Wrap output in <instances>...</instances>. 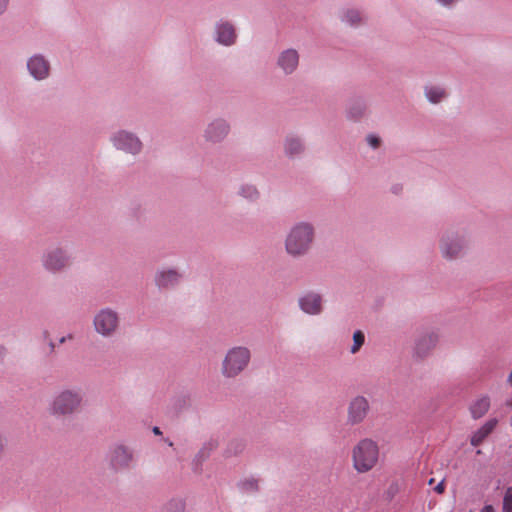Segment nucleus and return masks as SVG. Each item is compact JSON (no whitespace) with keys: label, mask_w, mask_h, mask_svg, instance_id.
Returning <instances> with one entry per match:
<instances>
[{"label":"nucleus","mask_w":512,"mask_h":512,"mask_svg":"<svg viewBox=\"0 0 512 512\" xmlns=\"http://www.w3.org/2000/svg\"><path fill=\"white\" fill-rule=\"evenodd\" d=\"M298 305L305 314L319 315L323 311V297L317 292L307 291L299 297Z\"/></svg>","instance_id":"4468645a"},{"label":"nucleus","mask_w":512,"mask_h":512,"mask_svg":"<svg viewBox=\"0 0 512 512\" xmlns=\"http://www.w3.org/2000/svg\"><path fill=\"white\" fill-rule=\"evenodd\" d=\"M368 105L365 100L357 98L352 100L346 109V117L354 122L360 121L367 112Z\"/></svg>","instance_id":"412c9836"},{"label":"nucleus","mask_w":512,"mask_h":512,"mask_svg":"<svg viewBox=\"0 0 512 512\" xmlns=\"http://www.w3.org/2000/svg\"><path fill=\"white\" fill-rule=\"evenodd\" d=\"M469 239L463 230H446L440 237L439 250L443 258L455 260L461 257L468 248Z\"/></svg>","instance_id":"20e7f679"},{"label":"nucleus","mask_w":512,"mask_h":512,"mask_svg":"<svg viewBox=\"0 0 512 512\" xmlns=\"http://www.w3.org/2000/svg\"><path fill=\"white\" fill-rule=\"evenodd\" d=\"M110 142L116 150L126 154L138 155L142 152L143 143L134 132L118 129L111 133Z\"/></svg>","instance_id":"1a4fd4ad"},{"label":"nucleus","mask_w":512,"mask_h":512,"mask_svg":"<svg viewBox=\"0 0 512 512\" xmlns=\"http://www.w3.org/2000/svg\"><path fill=\"white\" fill-rule=\"evenodd\" d=\"M342 22L350 25L352 27H356L362 23V16L358 10L355 9H347L343 11L341 15Z\"/></svg>","instance_id":"bb28decb"},{"label":"nucleus","mask_w":512,"mask_h":512,"mask_svg":"<svg viewBox=\"0 0 512 512\" xmlns=\"http://www.w3.org/2000/svg\"><path fill=\"white\" fill-rule=\"evenodd\" d=\"M238 490L243 494H255L259 491V479L250 476L237 482Z\"/></svg>","instance_id":"b1692460"},{"label":"nucleus","mask_w":512,"mask_h":512,"mask_svg":"<svg viewBox=\"0 0 512 512\" xmlns=\"http://www.w3.org/2000/svg\"><path fill=\"white\" fill-rule=\"evenodd\" d=\"M93 326L102 337H112L120 326L119 313L110 307L102 308L94 315Z\"/></svg>","instance_id":"6e6552de"},{"label":"nucleus","mask_w":512,"mask_h":512,"mask_svg":"<svg viewBox=\"0 0 512 512\" xmlns=\"http://www.w3.org/2000/svg\"><path fill=\"white\" fill-rule=\"evenodd\" d=\"M238 195L249 202H256L260 198V192L253 184H242L238 189Z\"/></svg>","instance_id":"a878e982"},{"label":"nucleus","mask_w":512,"mask_h":512,"mask_svg":"<svg viewBox=\"0 0 512 512\" xmlns=\"http://www.w3.org/2000/svg\"><path fill=\"white\" fill-rule=\"evenodd\" d=\"M424 94L432 104H438L447 97L445 88L437 85H427L424 87Z\"/></svg>","instance_id":"5701e85b"},{"label":"nucleus","mask_w":512,"mask_h":512,"mask_svg":"<svg viewBox=\"0 0 512 512\" xmlns=\"http://www.w3.org/2000/svg\"><path fill=\"white\" fill-rule=\"evenodd\" d=\"M480 512H495V509L492 505H485Z\"/></svg>","instance_id":"4c0bfd02"},{"label":"nucleus","mask_w":512,"mask_h":512,"mask_svg":"<svg viewBox=\"0 0 512 512\" xmlns=\"http://www.w3.org/2000/svg\"><path fill=\"white\" fill-rule=\"evenodd\" d=\"M246 448V443L243 439H233L227 445L224 455L226 457L237 456L241 454Z\"/></svg>","instance_id":"cd10ccee"},{"label":"nucleus","mask_w":512,"mask_h":512,"mask_svg":"<svg viewBox=\"0 0 512 512\" xmlns=\"http://www.w3.org/2000/svg\"><path fill=\"white\" fill-rule=\"evenodd\" d=\"M230 132V122L224 117H215L205 125L202 138L207 144L219 145L227 139Z\"/></svg>","instance_id":"9d476101"},{"label":"nucleus","mask_w":512,"mask_h":512,"mask_svg":"<svg viewBox=\"0 0 512 512\" xmlns=\"http://www.w3.org/2000/svg\"><path fill=\"white\" fill-rule=\"evenodd\" d=\"M401 485L398 481H393L385 491V497L387 500H392L400 491Z\"/></svg>","instance_id":"7c9ffc66"},{"label":"nucleus","mask_w":512,"mask_h":512,"mask_svg":"<svg viewBox=\"0 0 512 512\" xmlns=\"http://www.w3.org/2000/svg\"><path fill=\"white\" fill-rule=\"evenodd\" d=\"M251 361V351L246 346L230 348L221 365V373L225 378H235L247 369Z\"/></svg>","instance_id":"39448f33"},{"label":"nucleus","mask_w":512,"mask_h":512,"mask_svg":"<svg viewBox=\"0 0 512 512\" xmlns=\"http://www.w3.org/2000/svg\"><path fill=\"white\" fill-rule=\"evenodd\" d=\"M502 512H512V487H508L505 490L502 502Z\"/></svg>","instance_id":"c756f323"},{"label":"nucleus","mask_w":512,"mask_h":512,"mask_svg":"<svg viewBox=\"0 0 512 512\" xmlns=\"http://www.w3.org/2000/svg\"><path fill=\"white\" fill-rule=\"evenodd\" d=\"M184 278V274L177 268H162L156 271L155 285L160 290H169L178 286Z\"/></svg>","instance_id":"ddd939ff"},{"label":"nucleus","mask_w":512,"mask_h":512,"mask_svg":"<svg viewBox=\"0 0 512 512\" xmlns=\"http://www.w3.org/2000/svg\"><path fill=\"white\" fill-rule=\"evenodd\" d=\"M378 457L377 443L368 438L362 439L352 451L353 467L359 473L368 472L376 465Z\"/></svg>","instance_id":"423d86ee"},{"label":"nucleus","mask_w":512,"mask_h":512,"mask_svg":"<svg viewBox=\"0 0 512 512\" xmlns=\"http://www.w3.org/2000/svg\"><path fill=\"white\" fill-rule=\"evenodd\" d=\"M49 346H50L51 350H53V349H54V347H55V345H54V343H53V342H50V343H49Z\"/></svg>","instance_id":"79ce46f5"},{"label":"nucleus","mask_w":512,"mask_h":512,"mask_svg":"<svg viewBox=\"0 0 512 512\" xmlns=\"http://www.w3.org/2000/svg\"><path fill=\"white\" fill-rule=\"evenodd\" d=\"M41 265L50 274H60L67 271L73 264L72 253L63 245L47 247L41 255Z\"/></svg>","instance_id":"7ed1b4c3"},{"label":"nucleus","mask_w":512,"mask_h":512,"mask_svg":"<svg viewBox=\"0 0 512 512\" xmlns=\"http://www.w3.org/2000/svg\"><path fill=\"white\" fill-rule=\"evenodd\" d=\"M66 339H67L66 337H61V338L59 339V343H60V344L64 343V342L66 341Z\"/></svg>","instance_id":"ea45409f"},{"label":"nucleus","mask_w":512,"mask_h":512,"mask_svg":"<svg viewBox=\"0 0 512 512\" xmlns=\"http://www.w3.org/2000/svg\"><path fill=\"white\" fill-rule=\"evenodd\" d=\"M490 408V398L487 395L481 396L470 405V413L473 419H480Z\"/></svg>","instance_id":"4be33fe9"},{"label":"nucleus","mask_w":512,"mask_h":512,"mask_svg":"<svg viewBox=\"0 0 512 512\" xmlns=\"http://www.w3.org/2000/svg\"><path fill=\"white\" fill-rule=\"evenodd\" d=\"M393 192H394V193H398V187H394V188H393Z\"/></svg>","instance_id":"37998d69"},{"label":"nucleus","mask_w":512,"mask_h":512,"mask_svg":"<svg viewBox=\"0 0 512 512\" xmlns=\"http://www.w3.org/2000/svg\"><path fill=\"white\" fill-rule=\"evenodd\" d=\"M186 511V501L182 497H172L167 502H165L160 512H185Z\"/></svg>","instance_id":"393cba45"},{"label":"nucleus","mask_w":512,"mask_h":512,"mask_svg":"<svg viewBox=\"0 0 512 512\" xmlns=\"http://www.w3.org/2000/svg\"><path fill=\"white\" fill-rule=\"evenodd\" d=\"M152 432L155 434V435H161L162 432L160 430V428L158 426H154L153 429H152Z\"/></svg>","instance_id":"58836bf2"},{"label":"nucleus","mask_w":512,"mask_h":512,"mask_svg":"<svg viewBox=\"0 0 512 512\" xmlns=\"http://www.w3.org/2000/svg\"><path fill=\"white\" fill-rule=\"evenodd\" d=\"M218 445L219 443L216 439H209L202 445L192 460V469L195 473H201L203 462L209 458Z\"/></svg>","instance_id":"a211bd4d"},{"label":"nucleus","mask_w":512,"mask_h":512,"mask_svg":"<svg viewBox=\"0 0 512 512\" xmlns=\"http://www.w3.org/2000/svg\"><path fill=\"white\" fill-rule=\"evenodd\" d=\"M299 53L293 48H288L281 51L276 60L277 68H279L284 75L293 74L299 66Z\"/></svg>","instance_id":"dca6fc26"},{"label":"nucleus","mask_w":512,"mask_h":512,"mask_svg":"<svg viewBox=\"0 0 512 512\" xmlns=\"http://www.w3.org/2000/svg\"><path fill=\"white\" fill-rule=\"evenodd\" d=\"M10 0H0V16L4 15L9 7Z\"/></svg>","instance_id":"72a5a7b5"},{"label":"nucleus","mask_w":512,"mask_h":512,"mask_svg":"<svg viewBox=\"0 0 512 512\" xmlns=\"http://www.w3.org/2000/svg\"><path fill=\"white\" fill-rule=\"evenodd\" d=\"M84 393L78 387H68L54 394L48 405L50 415L56 418L71 417L83 407Z\"/></svg>","instance_id":"f03ea898"},{"label":"nucleus","mask_w":512,"mask_h":512,"mask_svg":"<svg viewBox=\"0 0 512 512\" xmlns=\"http://www.w3.org/2000/svg\"><path fill=\"white\" fill-rule=\"evenodd\" d=\"M6 450V438L5 436L0 432V460L4 456Z\"/></svg>","instance_id":"473e14b6"},{"label":"nucleus","mask_w":512,"mask_h":512,"mask_svg":"<svg viewBox=\"0 0 512 512\" xmlns=\"http://www.w3.org/2000/svg\"><path fill=\"white\" fill-rule=\"evenodd\" d=\"M439 4L450 7L457 2V0H436Z\"/></svg>","instance_id":"f704fd0d"},{"label":"nucleus","mask_w":512,"mask_h":512,"mask_svg":"<svg viewBox=\"0 0 512 512\" xmlns=\"http://www.w3.org/2000/svg\"><path fill=\"white\" fill-rule=\"evenodd\" d=\"M305 150L304 141L297 135L290 134L284 140V152L289 158L300 156Z\"/></svg>","instance_id":"6ab92c4d"},{"label":"nucleus","mask_w":512,"mask_h":512,"mask_svg":"<svg viewBox=\"0 0 512 512\" xmlns=\"http://www.w3.org/2000/svg\"><path fill=\"white\" fill-rule=\"evenodd\" d=\"M28 75L35 81L41 82L50 78L52 64L43 53H34L26 60Z\"/></svg>","instance_id":"9b49d317"},{"label":"nucleus","mask_w":512,"mask_h":512,"mask_svg":"<svg viewBox=\"0 0 512 512\" xmlns=\"http://www.w3.org/2000/svg\"><path fill=\"white\" fill-rule=\"evenodd\" d=\"M498 424L496 418L489 419L486 421L478 430H476L471 438L470 443L472 446L477 447L483 443V441L493 432Z\"/></svg>","instance_id":"aec40b11"},{"label":"nucleus","mask_w":512,"mask_h":512,"mask_svg":"<svg viewBox=\"0 0 512 512\" xmlns=\"http://www.w3.org/2000/svg\"><path fill=\"white\" fill-rule=\"evenodd\" d=\"M438 336L436 333L428 331L419 335L415 342L414 352L417 357H426L429 352L436 346Z\"/></svg>","instance_id":"f3484780"},{"label":"nucleus","mask_w":512,"mask_h":512,"mask_svg":"<svg viewBox=\"0 0 512 512\" xmlns=\"http://www.w3.org/2000/svg\"><path fill=\"white\" fill-rule=\"evenodd\" d=\"M444 489H445L444 481L439 482V483L436 485V487L434 488V490H435L437 493H439V494L443 493V492H444Z\"/></svg>","instance_id":"c9c22d12"},{"label":"nucleus","mask_w":512,"mask_h":512,"mask_svg":"<svg viewBox=\"0 0 512 512\" xmlns=\"http://www.w3.org/2000/svg\"><path fill=\"white\" fill-rule=\"evenodd\" d=\"M165 442L169 445V446H173V442L170 441L169 439H165Z\"/></svg>","instance_id":"a19ab883"},{"label":"nucleus","mask_w":512,"mask_h":512,"mask_svg":"<svg viewBox=\"0 0 512 512\" xmlns=\"http://www.w3.org/2000/svg\"><path fill=\"white\" fill-rule=\"evenodd\" d=\"M136 461L134 449L124 443L113 444L107 453L108 466L116 473L134 468Z\"/></svg>","instance_id":"0eeeda50"},{"label":"nucleus","mask_w":512,"mask_h":512,"mask_svg":"<svg viewBox=\"0 0 512 512\" xmlns=\"http://www.w3.org/2000/svg\"><path fill=\"white\" fill-rule=\"evenodd\" d=\"M7 354V349L3 345H0V361H2Z\"/></svg>","instance_id":"e433bc0d"},{"label":"nucleus","mask_w":512,"mask_h":512,"mask_svg":"<svg viewBox=\"0 0 512 512\" xmlns=\"http://www.w3.org/2000/svg\"><path fill=\"white\" fill-rule=\"evenodd\" d=\"M366 140L373 149H377L381 143V139L375 134H369Z\"/></svg>","instance_id":"2f4dec72"},{"label":"nucleus","mask_w":512,"mask_h":512,"mask_svg":"<svg viewBox=\"0 0 512 512\" xmlns=\"http://www.w3.org/2000/svg\"><path fill=\"white\" fill-rule=\"evenodd\" d=\"M365 342V335L361 330H357L353 333V345L351 346L350 352L356 354L359 352Z\"/></svg>","instance_id":"c85d7f7f"},{"label":"nucleus","mask_w":512,"mask_h":512,"mask_svg":"<svg viewBox=\"0 0 512 512\" xmlns=\"http://www.w3.org/2000/svg\"><path fill=\"white\" fill-rule=\"evenodd\" d=\"M315 227L307 221L295 223L288 231L284 245L286 253L292 258L306 256L313 247Z\"/></svg>","instance_id":"f257e3e1"},{"label":"nucleus","mask_w":512,"mask_h":512,"mask_svg":"<svg viewBox=\"0 0 512 512\" xmlns=\"http://www.w3.org/2000/svg\"><path fill=\"white\" fill-rule=\"evenodd\" d=\"M370 411V404L366 397L358 395L348 405L347 422L350 425L362 423Z\"/></svg>","instance_id":"f8f14e48"},{"label":"nucleus","mask_w":512,"mask_h":512,"mask_svg":"<svg viewBox=\"0 0 512 512\" xmlns=\"http://www.w3.org/2000/svg\"><path fill=\"white\" fill-rule=\"evenodd\" d=\"M511 426H512V416H511Z\"/></svg>","instance_id":"c03bdc74"},{"label":"nucleus","mask_w":512,"mask_h":512,"mask_svg":"<svg viewBox=\"0 0 512 512\" xmlns=\"http://www.w3.org/2000/svg\"><path fill=\"white\" fill-rule=\"evenodd\" d=\"M214 40L222 46H232L237 41V32L234 25L227 20H219L215 24Z\"/></svg>","instance_id":"2eb2a0df"}]
</instances>
